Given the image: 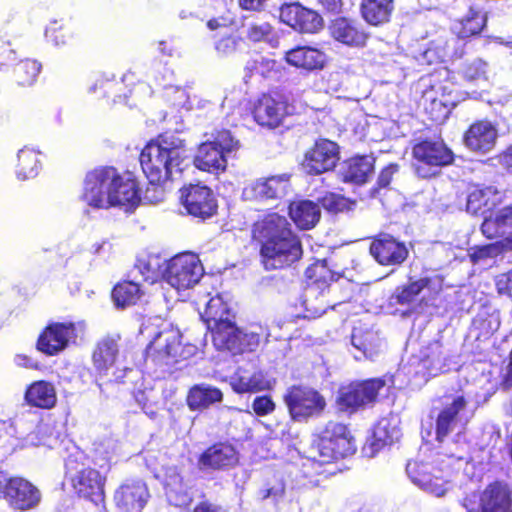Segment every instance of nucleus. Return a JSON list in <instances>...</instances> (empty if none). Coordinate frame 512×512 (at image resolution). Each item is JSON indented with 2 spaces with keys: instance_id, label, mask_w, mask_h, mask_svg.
Wrapping results in <instances>:
<instances>
[{
  "instance_id": "0e129e2a",
  "label": "nucleus",
  "mask_w": 512,
  "mask_h": 512,
  "mask_svg": "<svg viewBox=\"0 0 512 512\" xmlns=\"http://www.w3.org/2000/svg\"><path fill=\"white\" fill-rule=\"evenodd\" d=\"M115 79L114 74H103L99 76L95 82L89 87V92L96 93L98 90L105 88V86L111 84Z\"/></svg>"
},
{
  "instance_id": "e2e57ef3",
  "label": "nucleus",
  "mask_w": 512,
  "mask_h": 512,
  "mask_svg": "<svg viewBox=\"0 0 512 512\" xmlns=\"http://www.w3.org/2000/svg\"><path fill=\"white\" fill-rule=\"evenodd\" d=\"M255 70L262 76H267L276 67V62L272 59H267L262 56L258 57L255 61Z\"/></svg>"
},
{
  "instance_id": "58836bf2",
  "label": "nucleus",
  "mask_w": 512,
  "mask_h": 512,
  "mask_svg": "<svg viewBox=\"0 0 512 512\" xmlns=\"http://www.w3.org/2000/svg\"><path fill=\"white\" fill-rule=\"evenodd\" d=\"M25 399L32 406L49 409L56 404L57 397L51 383L36 381L27 389Z\"/></svg>"
},
{
  "instance_id": "9b49d317",
  "label": "nucleus",
  "mask_w": 512,
  "mask_h": 512,
  "mask_svg": "<svg viewBox=\"0 0 512 512\" xmlns=\"http://www.w3.org/2000/svg\"><path fill=\"white\" fill-rule=\"evenodd\" d=\"M284 402L291 418L298 422L320 415L326 406L324 397L317 390L302 385L289 387Z\"/></svg>"
},
{
  "instance_id": "6ab92c4d",
  "label": "nucleus",
  "mask_w": 512,
  "mask_h": 512,
  "mask_svg": "<svg viewBox=\"0 0 512 512\" xmlns=\"http://www.w3.org/2000/svg\"><path fill=\"white\" fill-rule=\"evenodd\" d=\"M443 288V277L438 274L410 280L408 285L399 287L391 296L392 304L410 305L416 301L419 295L422 300L431 301Z\"/></svg>"
},
{
  "instance_id": "b1692460",
  "label": "nucleus",
  "mask_w": 512,
  "mask_h": 512,
  "mask_svg": "<svg viewBox=\"0 0 512 512\" xmlns=\"http://www.w3.org/2000/svg\"><path fill=\"white\" fill-rule=\"evenodd\" d=\"M281 21L302 33H315L323 26L322 17L299 3L284 4L280 8Z\"/></svg>"
},
{
  "instance_id": "f8f14e48",
  "label": "nucleus",
  "mask_w": 512,
  "mask_h": 512,
  "mask_svg": "<svg viewBox=\"0 0 512 512\" xmlns=\"http://www.w3.org/2000/svg\"><path fill=\"white\" fill-rule=\"evenodd\" d=\"M85 328L83 321L52 322L40 334L37 349L48 356L57 355L81 337Z\"/></svg>"
},
{
  "instance_id": "20e7f679",
  "label": "nucleus",
  "mask_w": 512,
  "mask_h": 512,
  "mask_svg": "<svg viewBox=\"0 0 512 512\" xmlns=\"http://www.w3.org/2000/svg\"><path fill=\"white\" fill-rule=\"evenodd\" d=\"M354 444L347 427L338 422H329L321 433L313 440L306 457L304 467H311L315 473L324 472L323 465L353 454Z\"/></svg>"
},
{
  "instance_id": "6e6552de",
  "label": "nucleus",
  "mask_w": 512,
  "mask_h": 512,
  "mask_svg": "<svg viewBox=\"0 0 512 512\" xmlns=\"http://www.w3.org/2000/svg\"><path fill=\"white\" fill-rule=\"evenodd\" d=\"M468 399L464 393L447 394L435 421L436 439L443 442L451 433H460L469 421L466 414Z\"/></svg>"
},
{
  "instance_id": "de8ad7c7",
  "label": "nucleus",
  "mask_w": 512,
  "mask_h": 512,
  "mask_svg": "<svg viewBox=\"0 0 512 512\" xmlns=\"http://www.w3.org/2000/svg\"><path fill=\"white\" fill-rule=\"evenodd\" d=\"M140 294V284L134 279L116 285L112 291V298L117 307L124 308L135 304Z\"/></svg>"
},
{
  "instance_id": "37998d69",
  "label": "nucleus",
  "mask_w": 512,
  "mask_h": 512,
  "mask_svg": "<svg viewBox=\"0 0 512 512\" xmlns=\"http://www.w3.org/2000/svg\"><path fill=\"white\" fill-rule=\"evenodd\" d=\"M373 158L370 156H358L351 158L343 168V178L346 182L357 184L365 183L373 170Z\"/></svg>"
},
{
  "instance_id": "bf43d9fd",
  "label": "nucleus",
  "mask_w": 512,
  "mask_h": 512,
  "mask_svg": "<svg viewBox=\"0 0 512 512\" xmlns=\"http://www.w3.org/2000/svg\"><path fill=\"white\" fill-rule=\"evenodd\" d=\"M238 39L234 36H226L221 38L215 44V49L221 56H228L233 54L238 46Z\"/></svg>"
},
{
  "instance_id": "7ed1b4c3",
  "label": "nucleus",
  "mask_w": 512,
  "mask_h": 512,
  "mask_svg": "<svg viewBox=\"0 0 512 512\" xmlns=\"http://www.w3.org/2000/svg\"><path fill=\"white\" fill-rule=\"evenodd\" d=\"M253 236L261 242L260 252L266 270L290 267L302 256L301 241L284 216L267 215L255 223Z\"/></svg>"
},
{
  "instance_id": "7c9ffc66",
  "label": "nucleus",
  "mask_w": 512,
  "mask_h": 512,
  "mask_svg": "<svg viewBox=\"0 0 512 512\" xmlns=\"http://www.w3.org/2000/svg\"><path fill=\"white\" fill-rule=\"evenodd\" d=\"M274 384L275 380L262 371L250 370L244 367H239L230 379V385L237 393L269 390Z\"/></svg>"
},
{
  "instance_id": "680f3d73",
  "label": "nucleus",
  "mask_w": 512,
  "mask_h": 512,
  "mask_svg": "<svg viewBox=\"0 0 512 512\" xmlns=\"http://www.w3.org/2000/svg\"><path fill=\"white\" fill-rule=\"evenodd\" d=\"M495 284L499 294L512 297V270L498 275L495 278Z\"/></svg>"
},
{
  "instance_id": "5701e85b",
  "label": "nucleus",
  "mask_w": 512,
  "mask_h": 512,
  "mask_svg": "<svg viewBox=\"0 0 512 512\" xmlns=\"http://www.w3.org/2000/svg\"><path fill=\"white\" fill-rule=\"evenodd\" d=\"M290 189V175L280 174L263 177L247 186L243 194L247 199L275 200L287 195Z\"/></svg>"
},
{
  "instance_id": "1a4fd4ad",
  "label": "nucleus",
  "mask_w": 512,
  "mask_h": 512,
  "mask_svg": "<svg viewBox=\"0 0 512 512\" xmlns=\"http://www.w3.org/2000/svg\"><path fill=\"white\" fill-rule=\"evenodd\" d=\"M204 275L199 257L190 252L174 256L165 262L163 279L174 289L181 291L192 288Z\"/></svg>"
},
{
  "instance_id": "f03ea898",
  "label": "nucleus",
  "mask_w": 512,
  "mask_h": 512,
  "mask_svg": "<svg viewBox=\"0 0 512 512\" xmlns=\"http://www.w3.org/2000/svg\"><path fill=\"white\" fill-rule=\"evenodd\" d=\"M81 200L94 209H134L141 202L138 183L130 175H121L113 167L97 168L87 173Z\"/></svg>"
},
{
  "instance_id": "6e6d98bb",
  "label": "nucleus",
  "mask_w": 512,
  "mask_h": 512,
  "mask_svg": "<svg viewBox=\"0 0 512 512\" xmlns=\"http://www.w3.org/2000/svg\"><path fill=\"white\" fill-rule=\"evenodd\" d=\"M321 204L326 210L337 213L350 210L355 203L339 194L329 193L321 199Z\"/></svg>"
},
{
  "instance_id": "c85d7f7f",
  "label": "nucleus",
  "mask_w": 512,
  "mask_h": 512,
  "mask_svg": "<svg viewBox=\"0 0 512 512\" xmlns=\"http://www.w3.org/2000/svg\"><path fill=\"white\" fill-rule=\"evenodd\" d=\"M203 305L204 311L200 315L212 331L213 338L219 332L228 330L234 323V316L220 295H216L208 301H203Z\"/></svg>"
},
{
  "instance_id": "09e8293b",
  "label": "nucleus",
  "mask_w": 512,
  "mask_h": 512,
  "mask_svg": "<svg viewBox=\"0 0 512 512\" xmlns=\"http://www.w3.org/2000/svg\"><path fill=\"white\" fill-rule=\"evenodd\" d=\"M40 70L41 64L35 60L20 61L14 68L15 80L20 86H31L35 83Z\"/></svg>"
},
{
  "instance_id": "5fc2aeb1",
  "label": "nucleus",
  "mask_w": 512,
  "mask_h": 512,
  "mask_svg": "<svg viewBox=\"0 0 512 512\" xmlns=\"http://www.w3.org/2000/svg\"><path fill=\"white\" fill-rule=\"evenodd\" d=\"M20 423H15L11 420L0 419V447L6 448L12 446L14 438H20L23 435L22 430L19 428Z\"/></svg>"
},
{
  "instance_id": "f257e3e1",
  "label": "nucleus",
  "mask_w": 512,
  "mask_h": 512,
  "mask_svg": "<svg viewBox=\"0 0 512 512\" xmlns=\"http://www.w3.org/2000/svg\"><path fill=\"white\" fill-rule=\"evenodd\" d=\"M187 157L185 141L175 134L161 135L146 145L140 154V164L149 184L141 201L149 204L162 202L166 183L181 175Z\"/></svg>"
},
{
  "instance_id": "a211bd4d",
  "label": "nucleus",
  "mask_w": 512,
  "mask_h": 512,
  "mask_svg": "<svg viewBox=\"0 0 512 512\" xmlns=\"http://www.w3.org/2000/svg\"><path fill=\"white\" fill-rule=\"evenodd\" d=\"M181 334L178 329L165 327L160 330L146 349L147 360L157 365H170L181 357Z\"/></svg>"
},
{
  "instance_id": "bb28decb",
  "label": "nucleus",
  "mask_w": 512,
  "mask_h": 512,
  "mask_svg": "<svg viewBox=\"0 0 512 512\" xmlns=\"http://www.w3.org/2000/svg\"><path fill=\"white\" fill-rule=\"evenodd\" d=\"M331 37L349 47H363L368 39V34L362 25L354 19L337 17L329 25Z\"/></svg>"
},
{
  "instance_id": "338daca9",
  "label": "nucleus",
  "mask_w": 512,
  "mask_h": 512,
  "mask_svg": "<svg viewBox=\"0 0 512 512\" xmlns=\"http://www.w3.org/2000/svg\"><path fill=\"white\" fill-rule=\"evenodd\" d=\"M502 387L504 389L512 388V350L509 356V363L505 368V372L503 374Z\"/></svg>"
},
{
  "instance_id": "39448f33",
  "label": "nucleus",
  "mask_w": 512,
  "mask_h": 512,
  "mask_svg": "<svg viewBox=\"0 0 512 512\" xmlns=\"http://www.w3.org/2000/svg\"><path fill=\"white\" fill-rule=\"evenodd\" d=\"M239 147V141L230 131H217L199 145L194 164L198 169L211 173L224 171L227 167V155Z\"/></svg>"
},
{
  "instance_id": "e433bc0d",
  "label": "nucleus",
  "mask_w": 512,
  "mask_h": 512,
  "mask_svg": "<svg viewBox=\"0 0 512 512\" xmlns=\"http://www.w3.org/2000/svg\"><path fill=\"white\" fill-rule=\"evenodd\" d=\"M289 215L300 229L308 230L319 221L321 210L319 205L311 200H298L290 204Z\"/></svg>"
},
{
  "instance_id": "0eeeda50",
  "label": "nucleus",
  "mask_w": 512,
  "mask_h": 512,
  "mask_svg": "<svg viewBox=\"0 0 512 512\" xmlns=\"http://www.w3.org/2000/svg\"><path fill=\"white\" fill-rule=\"evenodd\" d=\"M482 234L489 239H499L474 253V258L493 257L505 250H512V205L506 206L484 218Z\"/></svg>"
},
{
  "instance_id": "a19ab883",
  "label": "nucleus",
  "mask_w": 512,
  "mask_h": 512,
  "mask_svg": "<svg viewBox=\"0 0 512 512\" xmlns=\"http://www.w3.org/2000/svg\"><path fill=\"white\" fill-rule=\"evenodd\" d=\"M352 345L363 357L372 359L381 348L382 341L376 331L354 328L351 336Z\"/></svg>"
},
{
  "instance_id": "a878e982",
  "label": "nucleus",
  "mask_w": 512,
  "mask_h": 512,
  "mask_svg": "<svg viewBox=\"0 0 512 512\" xmlns=\"http://www.w3.org/2000/svg\"><path fill=\"white\" fill-rule=\"evenodd\" d=\"M370 253L380 265H400L407 259L409 252L403 242L384 234L372 241Z\"/></svg>"
},
{
  "instance_id": "72a5a7b5",
  "label": "nucleus",
  "mask_w": 512,
  "mask_h": 512,
  "mask_svg": "<svg viewBox=\"0 0 512 512\" xmlns=\"http://www.w3.org/2000/svg\"><path fill=\"white\" fill-rule=\"evenodd\" d=\"M400 436L401 432L396 423H392L389 419H382L374 428L372 438L363 447V453L372 458L384 446L398 441Z\"/></svg>"
},
{
  "instance_id": "79ce46f5",
  "label": "nucleus",
  "mask_w": 512,
  "mask_h": 512,
  "mask_svg": "<svg viewBox=\"0 0 512 512\" xmlns=\"http://www.w3.org/2000/svg\"><path fill=\"white\" fill-rule=\"evenodd\" d=\"M165 262L166 261H163L156 255H148L146 257L139 258L132 270L133 278L137 280L139 275L143 281L152 284L160 277L163 278Z\"/></svg>"
},
{
  "instance_id": "ddd939ff",
  "label": "nucleus",
  "mask_w": 512,
  "mask_h": 512,
  "mask_svg": "<svg viewBox=\"0 0 512 512\" xmlns=\"http://www.w3.org/2000/svg\"><path fill=\"white\" fill-rule=\"evenodd\" d=\"M66 469L75 493L96 506L104 502L105 478L99 471L91 467H78L72 458L67 460Z\"/></svg>"
},
{
  "instance_id": "69168bd1",
  "label": "nucleus",
  "mask_w": 512,
  "mask_h": 512,
  "mask_svg": "<svg viewBox=\"0 0 512 512\" xmlns=\"http://www.w3.org/2000/svg\"><path fill=\"white\" fill-rule=\"evenodd\" d=\"M397 171V165H390L383 169L378 177L380 187H387L392 179L393 174Z\"/></svg>"
},
{
  "instance_id": "2f4dec72",
  "label": "nucleus",
  "mask_w": 512,
  "mask_h": 512,
  "mask_svg": "<svg viewBox=\"0 0 512 512\" xmlns=\"http://www.w3.org/2000/svg\"><path fill=\"white\" fill-rule=\"evenodd\" d=\"M287 113L285 102L277 100L270 95H263L253 110L255 121L265 127L275 128L283 120Z\"/></svg>"
},
{
  "instance_id": "49530a36",
  "label": "nucleus",
  "mask_w": 512,
  "mask_h": 512,
  "mask_svg": "<svg viewBox=\"0 0 512 512\" xmlns=\"http://www.w3.org/2000/svg\"><path fill=\"white\" fill-rule=\"evenodd\" d=\"M118 354V345L114 339L105 338L101 340L93 353V363L95 368L105 373L112 367Z\"/></svg>"
},
{
  "instance_id": "13d9d810",
  "label": "nucleus",
  "mask_w": 512,
  "mask_h": 512,
  "mask_svg": "<svg viewBox=\"0 0 512 512\" xmlns=\"http://www.w3.org/2000/svg\"><path fill=\"white\" fill-rule=\"evenodd\" d=\"M253 411L259 416H265L275 410V403L269 396H258L252 403Z\"/></svg>"
},
{
  "instance_id": "4468645a",
  "label": "nucleus",
  "mask_w": 512,
  "mask_h": 512,
  "mask_svg": "<svg viewBox=\"0 0 512 512\" xmlns=\"http://www.w3.org/2000/svg\"><path fill=\"white\" fill-rule=\"evenodd\" d=\"M0 492L9 506L19 511L36 508L41 501L39 489L22 477H10L0 471Z\"/></svg>"
},
{
  "instance_id": "412c9836",
  "label": "nucleus",
  "mask_w": 512,
  "mask_h": 512,
  "mask_svg": "<svg viewBox=\"0 0 512 512\" xmlns=\"http://www.w3.org/2000/svg\"><path fill=\"white\" fill-rule=\"evenodd\" d=\"M180 200L187 212L202 219L211 217L217 209L213 191L199 184L181 189Z\"/></svg>"
},
{
  "instance_id": "f3484780",
  "label": "nucleus",
  "mask_w": 512,
  "mask_h": 512,
  "mask_svg": "<svg viewBox=\"0 0 512 512\" xmlns=\"http://www.w3.org/2000/svg\"><path fill=\"white\" fill-rule=\"evenodd\" d=\"M269 334L261 326H251L247 330H241L233 323L225 332H219L214 337V345L219 350H228L233 354L243 352L245 350H255L263 337Z\"/></svg>"
},
{
  "instance_id": "dca6fc26",
  "label": "nucleus",
  "mask_w": 512,
  "mask_h": 512,
  "mask_svg": "<svg viewBox=\"0 0 512 512\" xmlns=\"http://www.w3.org/2000/svg\"><path fill=\"white\" fill-rule=\"evenodd\" d=\"M385 386L380 378L352 383L339 390L337 405L342 411H355L375 402L379 391Z\"/></svg>"
},
{
  "instance_id": "ea45409f",
  "label": "nucleus",
  "mask_w": 512,
  "mask_h": 512,
  "mask_svg": "<svg viewBox=\"0 0 512 512\" xmlns=\"http://www.w3.org/2000/svg\"><path fill=\"white\" fill-rule=\"evenodd\" d=\"M486 15L474 7H470L468 14L456 21L452 26V31L459 38H468L479 34L486 25Z\"/></svg>"
},
{
  "instance_id": "8fccbe9b",
  "label": "nucleus",
  "mask_w": 512,
  "mask_h": 512,
  "mask_svg": "<svg viewBox=\"0 0 512 512\" xmlns=\"http://www.w3.org/2000/svg\"><path fill=\"white\" fill-rule=\"evenodd\" d=\"M165 98L174 108L186 111L194 109V101L196 96L191 97L187 88L178 86L165 87Z\"/></svg>"
},
{
  "instance_id": "c756f323",
  "label": "nucleus",
  "mask_w": 512,
  "mask_h": 512,
  "mask_svg": "<svg viewBox=\"0 0 512 512\" xmlns=\"http://www.w3.org/2000/svg\"><path fill=\"white\" fill-rule=\"evenodd\" d=\"M498 137L496 127L489 121H478L472 124L464 134L465 146L481 154L490 152Z\"/></svg>"
},
{
  "instance_id": "a18cd8bd",
  "label": "nucleus",
  "mask_w": 512,
  "mask_h": 512,
  "mask_svg": "<svg viewBox=\"0 0 512 512\" xmlns=\"http://www.w3.org/2000/svg\"><path fill=\"white\" fill-rule=\"evenodd\" d=\"M41 168L39 153L29 147L20 149L17 153L16 176L20 180L34 178Z\"/></svg>"
},
{
  "instance_id": "423d86ee",
  "label": "nucleus",
  "mask_w": 512,
  "mask_h": 512,
  "mask_svg": "<svg viewBox=\"0 0 512 512\" xmlns=\"http://www.w3.org/2000/svg\"><path fill=\"white\" fill-rule=\"evenodd\" d=\"M406 472L416 486L435 497H444L455 487V474L448 465L438 467L433 463L413 461L407 463Z\"/></svg>"
},
{
  "instance_id": "473e14b6",
  "label": "nucleus",
  "mask_w": 512,
  "mask_h": 512,
  "mask_svg": "<svg viewBox=\"0 0 512 512\" xmlns=\"http://www.w3.org/2000/svg\"><path fill=\"white\" fill-rule=\"evenodd\" d=\"M503 193L493 186L474 188L467 196L466 211L472 215H483L501 204Z\"/></svg>"
},
{
  "instance_id": "9d476101",
  "label": "nucleus",
  "mask_w": 512,
  "mask_h": 512,
  "mask_svg": "<svg viewBox=\"0 0 512 512\" xmlns=\"http://www.w3.org/2000/svg\"><path fill=\"white\" fill-rule=\"evenodd\" d=\"M461 504L467 512H512V490L508 484L496 481L481 493L467 494Z\"/></svg>"
},
{
  "instance_id": "f704fd0d",
  "label": "nucleus",
  "mask_w": 512,
  "mask_h": 512,
  "mask_svg": "<svg viewBox=\"0 0 512 512\" xmlns=\"http://www.w3.org/2000/svg\"><path fill=\"white\" fill-rule=\"evenodd\" d=\"M238 454L229 444H216L208 448L200 457V464L211 469H227L236 465Z\"/></svg>"
},
{
  "instance_id": "393cba45",
  "label": "nucleus",
  "mask_w": 512,
  "mask_h": 512,
  "mask_svg": "<svg viewBox=\"0 0 512 512\" xmlns=\"http://www.w3.org/2000/svg\"><path fill=\"white\" fill-rule=\"evenodd\" d=\"M150 497L146 484L140 480L123 483L114 494V502L121 512H141Z\"/></svg>"
},
{
  "instance_id": "774afa93",
  "label": "nucleus",
  "mask_w": 512,
  "mask_h": 512,
  "mask_svg": "<svg viewBox=\"0 0 512 512\" xmlns=\"http://www.w3.org/2000/svg\"><path fill=\"white\" fill-rule=\"evenodd\" d=\"M194 512H226L222 507L208 503L202 502L198 504L194 508Z\"/></svg>"
},
{
  "instance_id": "4be33fe9",
  "label": "nucleus",
  "mask_w": 512,
  "mask_h": 512,
  "mask_svg": "<svg viewBox=\"0 0 512 512\" xmlns=\"http://www.w3.org/2000/svg\"><path fill=\"white\" fill-rule=\"evenodd\" d=\"M410 368L424 381L447 370L446 359L439 342H433L410 360Z\"/></svg>"
},
{
  "instance_id": "864d4df0",
  "label": "nucleus",
  "mask_w": 512,
  "mask_h": 512,
  "mask_svg": "<svg viewBox=\"0 0 512 512\" xmlns=\"http://www.w3.org/2000/svg\"><path fill=\"white\" fill-rule=\"evenodd\" d=\"M72 36L71 30L58 21L51 22L45 30L47 41L57 47L67 45Z\"/></svg>"
},
{
  "instance_id": "4c0bfd02",
  "label": "nucleus",
  "mask_w": 512,
  "mask_h": 512,
  "mask_svg": "<svg viewBox=\"0 0 512 512\" xmlns=\"http://www.w3.org/2000/svg\"><path fill=\"white\" fill-rule=\"evenodd\" d=\"M223 393L216 387L208 384L194 385L187 396V404L191 410H202L214 403L221 402Z\"/></svg>"
},
{
  "instance_id": "603ef678",
  "label": "nucleus",
  "mask_w": 512,
  "mask_h": 512,
  "mask_svg": "<svg viewBox=\"0 0 512 512\" xmlns=\"http://www.w3.org/2000/svg\"><path fill=\"white\" fill-rule=\"evenodd\" d=\"M247 38L253 42L264 41L271 46L277 43L276 32L267 22L253 23L247 28Z\"/></svg>"
},
{
  "instance_id": "c03bdc74",
  "label": "nucleus",
  "mask_w": 512,
  "mask_h": 512,
  "mask_svg": "<svg viewBox=\"0 0 512 512\" xmlns=\"http://www.w3.org/2000/svg\"><path fill=\"white\" fill-rule=\"evenodd\" d=\"M393 10V0H363L361 13L371 25H380L389 20Z\"/></svg>"
},
{
  "instance_id": "cd10ccee",
  "label": "nucleus",
  "mask_w": 512,
  "mask_h": 512,
  "mask_svg": "<svg viewBox=\"0 0 512 512\" xmlns=\"http://www.w3.org/2000/svg\"><path fill=\"white\" fill-rule=\"evenodd\" d=\"M163 483L168 502L176 507H185L192 501L189 485L184 481L177 467L163 468L162 475H157Z\"/></svg>"
},
{
  "instance_id": "aec40b11",
  "label": "nucleus",
  "mask_w": 512,
  "mask_h": 512,
  "mask_svg": "<svg viewBox=\"0 0 512 512\" xmlns=\"http://www.w3.org/2000/svg\"><path fill=\"white\" fill-rule=\"evenodd\" d=\"M338 160V145L333 141L320 139L305 153L302 167L308 174L319 175L332 170Z\"/></svg>"
},
{
  "instance_id": "4d7b16f0",
  "label": "nucleus",
  "mask_w": 512,
  "mask_h": 512,
  "mask_svg": "<svg viewBox=\"0 0 512 512\" xmlns=\"http://www.w3.org/2000/svg\"><path fill=\"white\" fill-rule=\"evenodd\" d=\"M464 77L469 81H484L487 77V63L481 59H475L464 67Z\"/></svg>"
},
{
  "instance_id": "052dcab7",
  "label": "nucleus",
  "mask_w": 512,
  "mask_h": 512,
  "mask_svg": "<svg viewBox=\"0 0 512 512\" xmlns=\"http://www.w3.org/2000/svg\"><path fill=\"white\" fill-rule=\"evenodd\" d=\"M17 54L10 47V44L0 46V70L6 71L16 63Z\"/></svg>"
},
{
  "instance_id": "c9c22d12",
  "label": "nucleus",
  "mask_w": 512,
  "mask_h": 512,
  "mask_svg": "<svg viewBox=\"0 0 512 512\" xmlns=\"http://www.w3.org/2000/svg\"><path fill=\"white\" fill-rule=\"evenodd\" d=\"M325 59L323 52L308 46H299L285 53V60L289 65L305 70L322 68Z\"/></svg>"
},
{
  "instance_id": "3c124183",
  "label": "nucleus",
  "mask_w": 512,
  "mask_h": 512,
  "mask_svg": "<svg viewBox=\"0 0 512 512\" xmlns=\"http://www.w3.org/2000/svg\"><path fill=\"white\" fill-rule=\"evenodd\" d=\"M321 288L319 283H314L312 286H310L305 294V301L304 305L306 308V311L308 312V315L306 317H320L322 316L328 307V302L324 300V292L325 290H329V286L325 285L324 288L321 289V299L315 304L312 302V297H314L316 294H318V290Z\"/></svg>"
},
{
  "instance_id": "2eb2a0df",
  "label": "nucleus",
  "mask_w": 512,
  "mask_h": 512,
  "mask_svg": "<svg viewBox=\"0 0 512 512\" xmlns=\"http://www.w3.org/2000/svg\"><path fill=\"white\" fill-rule=\"evenodd\" d=\"M414 167L418 176L429 178L437 173L441 166L453 160L452 152L441 141H423L413 148Z\"/></svg>"
}]
</instances>
